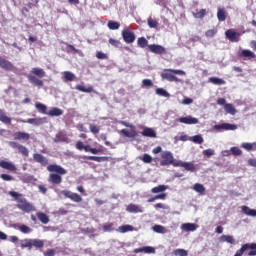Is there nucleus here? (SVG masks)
<instances>
[{
    "mask_svg": "<svg viewBox=\"0 0 256 256\" xmlns=\"http://www.w3.org/2000/svg\"><path fill=\"white\" fill-rule=\"evenodd\" d=\"M242 212L249 217H256V210L251 209L248 206H242Z\"/></svg>",
    "mask_w": 256,
    "mask_h": 256,
    "instance_id": "72a5a7b5",
    "label": "nucleus"
},
{
    "mask_svg": "<svg viewBox=\"0 0 256 256\" xmlns=\"http://www.w3.org/2000/svg\"><path fill=\"white\" fill-rule=\"evenodd\" d=\"M161 199L162 201H165L167 199V193L158 194L150 199H148V203H154V201H157Z\"/></svg>",
    "mask_w": 256,
    "mask_h": 256,
    "instance_id": "ea45409f",
    "label": "nucleus"
},
{
    "mask_svg": "<svg viewBox=\"0 0 256 256\" xmlns=\"http://www.w3.org/2000/svg\"><path fill=\"white\" fill-rule=\"evenodd\" d=\"M44 256H55V250L48 249L46 252H44Z\"/></svg>",
    "mask_w": 256,
    "mask_h": 256,
    "instance_id": "774afa93",
    "label": "nucleus"
},
{
    "mask_svg": "<svg viewBox=\"0 0 256 256\" xmlns=\"http://www.w3.org/2000/svg\"><path fill=\"white\" fill-rule=\"evenodd\" d=\"M209 83H212L213 85H225V80L218 78V77H210L208 79Z\"/></svg>",
    "mask_w": 256,
    "mask_h": 256,
    "instance_id": "58836bf2",
    "label": "nucleus"
},
{
    "mask_svg": "<svg viewBox=\"0 0 256 256\" xmlns=\"http://www.w3.org/2000/svg\"><path fill=\"white\" fill-rule=\"evenodd\" d=\"M147 23H148V26L150 27V29H155L159 25V22H157V20H155L151 17L148 18Z\"/></svg>",
    "mask_w": 256,
    "mask_h": 256,
    "instance_id": "603ef678",
    "label": "nucleus"
},
{
    "mask_svg": "<svg viewBox=\"0 0 256 256\" xmlns=\"http://www.w3.org/2000/svg\"><path fill=\"white\" fill-rule=\"evenodd\" d=\"M138 47H141V49H145V47H149V41L145 37H140L137 40Z\"/></svg>",
    "mask_w": 256,
    "mask_h": 256,
    "instance_id": "e433bc0d",
    "label": "nucleus"
},
{
    "mask_svg": "<svg viewBox=\"0 0 256 256\" xmlns=\"http://www.w3.org/2000/svg\"><path fill=\"white\" fill-rule=\"evenodd\" d=\"M76 76L73 74V72L65 71L64 72V81H75Z\"/></svg>",
    "mask_w": 256,
    "mask_h": 256,
    "instance_id": "79ce46f5",
    "label": "nucleus"
},
{
    "mask_svg": "<svg viewBox=\"0 0 256 256\" xmlns=\"http://www.w3.org/2000/svg\"><path fill=\"white\" fill-rule=\"evenodd\" d=\"M175 75H187V74L183 70L164 69V71L160 74V77H162V79H165L166 81L183 83V80L179 79Z\"/></svg>",
    "mask_w": 256,
    "mask_h": 256,
    "instance_id": "7ed1b4c3",
    "label": "nucleus"
},
{
    "mask_svg": "<svg viewBox=\"0 0 256 256\" xmlns=\"http://www.w3.org/2000/svg\"><path fill=\"white\" fill-rule=\"evenodd\" d=\"M215 129H224V131H235L237 129V125L230 123H223L215 125Z\"/></svg>",
    "mask_w": 256,
    "mask_h": 256,
    "instance_id": "6ab92c4d",
    "label": "nucleus"
},
{
    "mask_svg": "<svg viewBox=\"0 0 256 256\" xmlns=\"http://www.w3.org/2000/svg\"><path fill=\"white\" fill-rule=\"evenodd\" d=\"M103 231H105V232L113 231V223L104 224Z\"/></svg>",
    "mask_w": 256,
    "mask_h": 256,
    "instance_id": "e2e57ef3",
    "label": "nucleus"
},
{
    "mask_svg": "<svg viewBox=\"0 0 256 256\" xmlns=\"http://www.w3.org/2000/svg\"><path fill=\"white\" fill-rule=\"evenodd\" d=\"M10 147H12V149H17L23 157H29V149L27 147L18 144L17 142H10Z\"/></svg>",
    "mask_w": 256,
    "mask_h": 256,
    "instance_id": "9b49d317",
    "label": "nucleus"
},
{
    "mask_svg": "<svg viewBox=\"0 0 256 256\" xmlns=\"http://www.w3.org/2000/svg\"><path fill=\"white\" fill-rule=\"evenodd\" d=\"M126 211L128 213H143V208H141V206L136 205V204H129L126 207Z\"/></svg>",
    "mask_w": 256,
    "mask_h": 256,
    "instance_id": "412c9836",
    "label": "nucleus"
},
{
    "mask_svg": "<svg viewBox=\"0 0 256 256\" xmlns=\"http://www.w3.org/2000/svg\"><path fill=\"white\" fill-rule=\"evenodd\" d=\"M207 15V10L201 9L199 12L193 13L195 19H203Z\"/></svg>",
    "mask_w": 256,
    "mask_h": 256,
    "instance_id": "09e8293b",
    "label": "nucleus"
},
{
    "mask_svg": "<svg viewBox=\"0 0 256 256\" xmlns=\"http://www.w3.org/2000/svg\"><path fill=\"white\" fill-rule=\"evenodd\" d=\"M190 141L193 143H196L197 145H201L203 143V136L201 135H195L190 138Z\"/></svg>",
    "mask_w": 256,
    "mask_h": 256,
    "instance_id": "8fccbe9b",
    "label": "nucleus"
},
{
    "mask_svg": "<svg viewBox=\"0 0 256 256\" xmlns=\"http://www.w3.org/2000/svg\"><path fill=\"white\" fill-rule=\"evenodd\" d=\"M47 121V118H29L28 120L24 121V123H29L30 125H43Z\"/></svg>",
    "mask_w": 256,
    "mask_h": 256,
    "instance_id": "aec40b11",
    "label": "nucleus"
},
{
    "mask_svg": "<svg viewBox=\"0 0 256 256\" xmlns=\"http://www.w3.org/2000/svg\"><path fill=\"white\" fill-rule=\"evenodd\" d=\"M89 129L93 133V135H98L99 131H101V128H99V126L95 124H90Z\"/></svg>",
    "mask_w": 256,
    "mask_h": 256,
    "instance_id": "864d4df0",
    "label": "nucleus"
},
{
    "mask_svg": "<svg viewBox=\"0 0 256 256\" xmlns=\"http://www.w3.org/2000/svg\"><path fill=\"white\" fill-rule=\"evenodd\" d=\"M148 50L151 53H155V55H166V53H167V50H165V47L158 45V44L148 45Z\"/></svg>",
    "mask_w": 256,
    "mask_h": 256,
    "instance_id": "9d476101",
    "label": "nucleus"
},
{
    "mask_svg": "<svg viewBox=\"0 0 256 256\" xmlns=\"http://www.w3.org/2000/svg\"><path fill=\"white\" fill-rule=\"evenodd\" d=\"M96 58L103 60V59H108L109 56H107V54H105L101 51H98V52H96Z\"/></svg>",
    "mask_w": 256,
    "mask_h": 256,
    "instance_id": "0e129e2a",
    "label": "nucleus"
},
{
    "mask_svg": "<svg viewBox=\"0 0 256 256\" xmlns=\"http://www.w3.org/2000/svg\"><path fill=\"white\" fill-rule=\"evenodd\" d=\"M107 25L111 31H117V29H119V27H121V24L119 22H115V21H108Z\"/></svg>",
    "mask_w": 256,
    "mask_h": 256,
    "instance_id": "37998d69",
    "label": "nucleus"
},
{
    "mask_svg": "<svg viewBox=\"0 0 256 256\" xmlns=\"http://www.w3.org/2000/svg\"><path fill=\"white\" fill-rule=\"evenodd\" d=\"M218 21H225L227 19V11L223 8H219L217 12Z\"/></svg>",
    "mask_w": 256,
    "mask_h": 256,
    "instance_id": "c9c22d12",
    "label": "nucleus"
},
{
    "mask_svg": "<svg viewBox=\"0 0 256 256\" xmlns=\"http://www.w3.org/2000/svg\"><path fill=\"white\" fill-rule=\"evenodd\" d=\"M230 151L234 157H240V155H243V151L239 147H232Z\"/></svg>",
    "mask_w": 256,
    "mask_h": 256,
    "instance_id": "3c124183",
    "label": "nucleus"
},
{
    "mask_svg": "<svg viewBox=\"0 0 256 256\" xmlns=\"http://www.w3.org/2000/svg\"><path fill=\"white\" fill-rule=\"evenodd\" d=\"M36 109L39 111V113H43V115H47V106L41 102L35 103Z\"/></svg>",
    "mask_w": 256,
    "mask_h": 256,
    "instance_id": "f704fd0d",
    "label": "nucleus"
},
{
    "mask_svg": "<svg viewBox=\"0 0 256 256\" xmlns=\"http://www.w3.org/2000/svg\"><path fill=\"white\" fill-rule=\"evenodd\" d=\"M75 89L77 91H81L82 93H94L95 90L93 89V86H89L88 88H85V86L78 84L75 86Z\"/></svg>",
    "mask_w": 256,
    "mask_h": 256,
    "instance_id": "c85d7f7f",
    "label": "nucleus"
},
{
    "mask_svg": "<svg viewBox=\"0 0 256 256\" xmlns=\"http://www.w3.org/2000/svg\"><path fill=\"white\" fill-rule=\"evenodd\" d=\"M32 75H36V77H39L40 79H43L45 77L46 73L43 68H32L31 70Z\"/></svg>",
    "mask_w": 256,
    "mask_h": 256,
    "instance_id": "c756f323",
    "label": "nucleus"
},
{
    "mask_svg": "<svg viewBox=\"0 0 256 256\" xmlns=\"http://www.w3.org/2000/svg\"><path fill=\"white\" fill-rule=\"evenodd\" d=\"M75 147L78 151H85V153H92V155L105 153V147L92 148L91 145H84L82 141H77Z\"/></svg>",
    "mask_w": 256,
    "mask_h": 256,
    "instance_id": "20e7f679",
    "label": "nucleus"
},
{
    "mask_svg": "<svg viewBox=\"0 0 256 256\" xmlns=\"http://www.w3.org/2000/svg\"><path fill=\"white\" fill-rule=\"evenodd\" d=\"M153 231L155 232V233H162V234H164V233H167V228H165V226H161V225H154L153 226Z\"/></svg>",
    "mask_w": 256,
    "mask_h": 256,
    "instance_id": "c03bdc74",
    "label": "nucleus"
},
{
    "mask_svg": "<svg viewBox=\"0 0 256 256\" xmlns=\"http://www.w3.org/2000/svg\"><path fill=\"white\" fill-rule=\"evenodd\" d=\"M108 43L112 45V47H121V41L115 39V38H109Z\"/></svg>",
    "mask_w": 256,
    "mask_h": 256,
    "instance_id": "5fc2aeb1",
    "label": "nucleus"
},
{
    "mask_svg": "<svg viewBox=\"0 0 256 256\" xmlns=\"http://www.w3.org/2000/svg\"><path fill=\"white\" fill-rule=\"evenodd\" d=\"M242 149H245L246 151H252L253 149V144L252 143H242L241 145Z\"/></svg>",
    "mask_w": 256,
    "mask_h": 256,
    "instance_id": "680f3d73",
    "label": "nucleus"
},
{
    "mask_svg": "<svg viewBox=\"0 0 256 256\" xmlns=\"http://www.w3.org/2000/svg\"><path fill=\"white\" fill-rule=\"evenodd\" d=\"M82 159H87L88 161H96V163L109 161V157L107 156H82Z\"/></svg>",
    "mask_w": 256,
    "mask_h": 256,
    "instance_id": "a211bd4d",
    "label": "nucleus"
},
{
    "mask_svg": "<svg viewBox=\"0 0 256 256\" xmlns=\"http://www.w3.org/2000/svg\"><path fill=\"white\" fill-rule=\"evenodd\" d=\"M1 169H5L6 171H10V173H17V166L13 164V162L2 160L0 161Z\"/></svg>",
    "mask_w": 256,
    "mask_h": 256,
    "instance_id": "f8f14e48",
    "label": "nucleus"
},
{
    "mask_svg": "<svg viewBox=\"0 0 256 256\" xmlns=\"http://www.w3.org/2000/svg\"><path fill=\"white\" fill-rule=\"evenodd\" d=\"M222 243H230V245H235V238L231 235H222L220 237Z\"/></svg>",
    "mask_w": 256,
    "mask_h": 256,
    "instance_id": "2f4dec72",
    "label": "nucleus"
},
{
    "mask_svg": "<svg viewBox=\"0 0 256 256\" xmlns=\"http://www.w3.org/2000/svg\"><path fill=\"white\" fill-rule=\"evenodd\" d=\"M0 67L1 69H4V71H13L15 69V66H13V63H11L9 60L1 56H0Z\"/></svg>",
    "mask_w": 256,
    "mask_h": 256,
    "instance_id": "4468645a",
    "label": "nucleus"
},
{
    "mask_svg": "<svg viewBox=\"0 0 256 256\" xmlns=\"http://www.w3.org/2000/svg\"><path fill=\"white\" fill-rule=\"evenodd\" d=\"M165 191H167V186L166 185H159V186L153 187L151 189V193H153V194L165 193Z\"/></svg>",
    "mask_w": 256,
    "mask_h": 256,
    "instance_id": "4c0bfd02",
    "label": "nucleus"
},
{
    "mask_svg": "<svg viewBox=\"0 0 256 256\" xmlns=\"http://www.w3.org/2000/svg\"><path fill=\"white\" fill-rule=\"evenodd\" d=\"M0 178L3 180V181H14L15 178L9 174H1L0 175Z\"/></svg>",
    "mask_w": 256,
    "mask_h": 256,
    "instance_id": "13d9d810",
    "label": "nucleus"
},
{
    "mask_svg": "<svg viewBox=\"0 0 256 256\" xmlns=\"http://www.w3.org/2000/svg\"><path fill=\"white\" fill-rule=\"evenodd\" d=\"M224 111L229 115H235V113H237L235 106H233V104L231 103H227L224 105Z\"/></svg>",
    "mask_w": 256,
    "mask_h": 256,
    "instance_id": "473e14b6",
    "label": "nucleus"
},
{
    "mask_svg": "<svg viewBox=\"0 0 256 256\" xmlns=\"http://www.w3.org/2000/svg\"><path fill=\"white\" fill-rule=\"evenodd\" d=\"M176 167H182L185 169V171H190V173H195L197 171V167L193 162H183L181 160H178V163H176Z\"/></svg>",
    "mask_w": 256,
    "mask_h": 256,
    "instance_id": "1a4fd4ad",
    "label": "nucleus"
},
{
    "mask_svg": "<svg viewBox=\"0 0 256 256\" xmlns=\"http://www.w3.org/2000/svg\"><path fill=\"white\" fill-rule=\"evenodd\" d=\"M45 246V242L41 239H33L32 240V247H36L37 249H43Z\"/></svg>",
    "mask_w": 256,
    "mask_h": 256,
    "instance_id": "a19ab883",
    "label": "nucleus"
},
{
    "mask_svg": "<svg viewBox=\"0 0 256 256\" xmlns=\"http://www.w3.org/2000/svg\"><path fill=\"white\" fill-rule=\"evenodd\" d=\"M28 81L32 85H35V87H43V85H44L43 80H40L33 75H28Z\"/></svg>",
    "mask_w": 256,
    "mask_h": 256,
    "instance_id": "4be33fe9",
    "label": "nucleus"
},
{
    "mask_svg": "<svg viewBox=\"0 0 256 256\" xmlns=\"http://www.w3.org/2000/svg\"><path fill=\"white\" fill-rule=\"evenodd\" d=\"M181 229L182 231H197V225H195L194 223H184L181 225Z\"/></svg>",
    "mask_w": 256,
    "mask_h": 256,
    "instance_id": "cd10ccee",
    "label": "nucleus"
},
{
    "mask_svg": "<svg viewBox=\"0 0 256 256\" xmlns=\"http://www.w3.org/2000/svg\"><path fill=\"white\" fill-rule=\"evenodd\" d=\"M61 195H64L66 199H70V201H73L74 203H81L83 201V197L77 193H73L69 190H62Z\"/></svg>",
    "mask_w": 256,
    "mask_h": 256,
    "instance_id": "0eeeda50",
    "label": "nucleus"
},
{
    "mask_svg": "<svg viewBox=\"0 0 256 256\" xmlns=\"http://www.w3.org/2000/svg\"><path fill=\"white\" fill-rule=\"evenodd\" d=\"M225 37L231 43H239L241 41V33L236 32L234 29H228L225 31Z\"/></svg>",
    "mask_w": 256,
    "mask_h": 256,
    "instance_id": "423d86ee",
    "label": "nucleus"
},
{
    "mask_svg": "<svg viewBox=\"0 0 256 256\" xmlns=\"http://www.w3.org/2000/svg\"><path fill=\"white\" fill-rule=\"evenodd\" d=\"M154 208H155V209H164V210H167V209H169V206H167V205H165V204H163V203H157V204L154 205Z\"/></svg>",
    "mask_w": 256,
    "mask_h": 256,
    "instance_id": "338daca9",
    "label": "nucleus"
},
{
    "mask_svg": "<svg viewBox=\"0 0 256 256\" xmlns=\"http://www.w3.org/2000/svg\"><path fill=\"white\" fill-rule=\"evenodd\" d=\"M36 217L39 220L40 223H43L44 225H47L49 223V217L45 212L38 211L36 213Z\"/></svg>",
    "mask_w": 256,
    "mask_h": 256,
    "instance_id": "5701e85b",
    "label": "nucleus"
},
{
    "mask_svg": "<svg viewBox=\"0 0 256 256\" xmlns=\"http://www.w3.org/2000/svg\"><path fill=\"white\" fill-rule=\"evenodd\" d=\"M121 233H127L129 231H133V226L131 225H123L119 227Z\"/></svg>",
    "mask_w": 256,
    "mask_h": 256,
    "instance_id": "6e6d98bb",
    "label": "nucleus"
},
{
    "mask_svg": "<svg viewBox=\"0 0 256 256\" xmlns=\"http://www.w3.org/2000/svg\"><path fill=\"white\" fill-rule=\"evenodd\" d=\"M174 253H175V255H179V256L189 255V253L185 249H176Z\"/></svg>",
    "mask_w": 256,
    "mask_h": 256,
    "instance_id": "bf43d9fd",
    "label": "nucleus"
},
{
    "mask_svg": "<svg viewBox=\"0 0 256 256\" xmlns=\"http://www.w3.org/2000/svg\"><path fill=\"white\" fill-rule=\"evenodd\" d=\"M142 87H153V81L151 79L142 80Z\"/></svg>",
    "mask_w": 256,
    "mask_h": 256,
    "instance_id": "052dcab7",
    "label": "nucleus"
},
{
    "mask_svg": "<svg viewBox=\"0 0 256 256\" xmlns=\"http://www.w3.org/2000/svg\"><path fill=\"white\" fill-rule=\"evenodd\" d=\"M15 141H29L31 135L27 132H15L13 135Z\"/></svg>",
    "mask_w": 256,
    "mask_h": 256,
    "instance_id": "f3484780",
    "label": "nucleus"
},
{
    "mask_svg": "<svg viewBox=\"0 0 256 256\" xmlns=\"http://www.w3.org/2000/svg\"><path fill=\"white\" fill-rule=\"evenodd\" d=\"M141 135L143 137H151V138L157 137V133L152 128H144V130L141 132Z\"/></svg>",
    "mask_w": 256,
    "mask_h": 256,
    "instance_id": "a878e982",
    "label": "nucleus"
},
{
    "mask_svg": "<svg viewBox=\"0 0 256 256\" xmlns=\"http://www.w3.org/2000/svg\"><path fill=\"white\" fill-rule=\"evenodd\" d=\"M122 39L125 43H128V44L135 43V39H136L135 32L129 29H123Z\"/></svg>",
    "mask_w": 256,
    "mask_h": 256,
    "instance_id": "6e6552de",
    "label": "nucleus"
},
{
    "mask_svg": "<svg viewBox=\"0 0 256 256\" xmlns=\"http://www.w3.org/2000/svg\"><path fill=\"white\" fill-rule=\"evenodd\" d=\"M205 35H206V37H215V35H217V30L210 29V30L206 31Z\"/></svg>",
    "mask_w": 256,
    "mask_h": 256,
    "instance_id": "69168bd1",
    "label": "nucleus"
},
{
    "mask_svg": "<svg viewBox=\"0 0 256 256\" xmlns=\"http://www.w3.org/2000/svg\"><path fill=\"white\" fill-rule=\"evenodd\" d=\"M33 159L36 163H39L42 167H47L49 165V159H47V157L43 156V154L34 153Z\"/></svg>",
    "mask_w": 256,
    "mask_h": 256,
    "instance_id": "ddd939ff",
    "label": "nucleus"
},
{
    "mask_svg": "<svg viewBox=\"0 0 256 256\" xmlns=\"http://www.w3.org/2000/svg\"><path fill=\"white\" fill-rule=\"evenodd\" d=\"M0 121L5 125H11V118L7 116V114L5 113V110L3 109H0Z\"/></svg>",
    "mask_w": 256,
    "mask_h": 256,
    "instance_id": "bb28decb",
    "label": "nucleus"
},
{
    "mask_svg": "<svg viewBox=\"0 0 256 256\" xmlns=\"http://www.w3.org/2000/svg\"><path fill=\"white\" fill-rule=\"evenodd\" d=\"M47 171L50 173L48 181L51 183V185H61V183H63V177L61 176L67 175L65 168L57 164L48 165Z\"/></svg>",
    "mask_w": 256,
    "mask_h": 256,
    "instance_id": "f257e3e1",
    "label": "nucleus"
},
{
    "mask_svg": "<svg viewBox=\"0 0 256 256\" xmlns=\"http://www.w3.org/2000/svg\"><path fill=\"white\" fill-rule=\"evenodd\" d=\"M162 161L160 162L161 167H169V165H173V167H177V163L179 160H175L173 153L170 151L162 152L161 154Z\"/></svg>",
    "mask_w": 256,
    "mask_h": 256,
    "instance_id": "39448f33",
    "label": "nucleus"
},
{
    "mask_svg": "<svg viewBox=\"0 0 256 256\" xmlns=\"http://www.w3.org/2000/svg\"><path fill=\"white\" fill-rule=\"evenodd\" d=\"M134 253H147V254H151V253H155V248L151 247V246H145L142 248H136L134 250Z\"/></svg>",
    "mask_w": 256,
    "mask_h": 256,
    "instance_id": "393cba45",
    "label": "nucleus"
},
{
    "mask_svg": "<svg viewBox=\"0 0 256 256\" xmlns=\"http://www.w3.org/2000/svg\"><path fill=\"white\" fill-rule=\"evenodd\" d=\"M241 59H256V55L251 50L243 49L238 53Z\"/></svg>",
    "mask_w": 256,
    "mask_h": 256,
    "instance_id": "dca6fc26",
    "label": "nucleus"
},
{
    "mask_svg": "<svg viewBox=\"0 0 256 256\" xmlns=\"http://www.w3.org/2000/svg\"><path fill=\"white\" fill-rule=\"evenodd\" d=\"M9 196L15 199L17 203L16 207L17 209H20V211H23L24 213H33V211H37V208H35V205L27 201L26 198L23 197V194H20L15 191H10Z\"/></svg>",
    "mask_w": 256,
    "mask_h": 256,
    "instance_id": "f03ea898",
    "label": "nucleus"
},
{
    "mask_svg": "<svg viewBox=\"0 0 256 256\" xmlns=\"http://www.w3.org/2000/svg\"><path fill=\"white\" fill-rule=\"evenodd\" d=\"M47 115H49V117H61V115H63V110H61V108L53 107L48 111Z\"/></svg>",
    "mask_w": 256,
    "mask_h": 256,
    "instance_id": "b1692460",
    "label": "nucleus"
},
{
    "mask_svg": "<svg viewBox=\"0 0 256 256\" xmlns=\"http://www.w3.org/2000/svg\"><path fill=\"white\" fill-rule=\"evenodd\" d=\"M179 123H184V125H197L199 120L197 118H193L192 116L181 117L178 119Z\"/></svg>",
    "mask_w": 256,
    "mask_h": 256,
    "instance_id": "2eb2a0df",
    "label": "nucleus"
},
{
    "mask_svg": "<svg viewBox=\"0 0 256 256\" xmlns=\"http://www.w3.org/2000/svg\"><path fill=\"white\" fill-rule=\"evenodd\" d=\"M193 189L196 191V193H205V186H203V184L196 183L194 184Z\"/></svg>",
    "mask_w": 256,
    "mask_h": 256,
    "instance_id": "49530a36",
    "label": "nucleus"
},
{
    "mask_svg": "<svg viewBox=\"0 0 256 256\" xmlns=\"http://www.w3.org/2000/svg\"><path fill=\"white\" fill-rule=\"evenodd\" d=\"M156 95H159L160 97H171L169 92L163 88H157L156 89Z\"/></svg>",
    "mask_w": 256,
    "mask_h": 256,
    "instance_id": "de8ad7c7",
    "label": "nucleus"
},
{
    "mask_svg": "<svg viewBox=\"0 0 256 256\" xmlns=\"http://www.w3.org/2000/svg\"><path fill=\"white\" fill-rule=\"evenodd\" d=\"M140 159L143 161V163H151L153 161V157H151L149 154H144L142 157H140Z\"/></svg>",
    "mask_w": 256,
    "mask_h": 256,
    "instance_id": "4d7b16f0",
    "label": "nucleus"
},
{
    "mask_svg": "<svg viewBox=\"0 0 256 256\" xmlns=\"http://www.w3.org/2000/svg\"><path fill=\"white\" fill-rule=\"evenodd\" d=\"M17 229L18 231H21V233H24V234L31 233V231H33V229H31L29 226L25 224L18 226Z\"/></svg>",
    "mask_w": 256,
    "mask_h": 256,
    "instance_id": "a18cd8bd",
    "label": "nucleus"
},
{
    "mask_svg": "<svg viewBox=\"0 0 256 256\" xmlns=\"http://www.w3.org/2000/svg\"><path fill=\"white\" fill-rule=\"evenodd\" d=\"M120 135L123 137L134 138L137 137V132L135 130L129 131L127 129L120 130Z\"/></svg>",
    "mask_w": 256,
    "mask_h": 256,
    "instance_id": "7c9ffc66",
    "label": "nucleus"
}]
</instances>
